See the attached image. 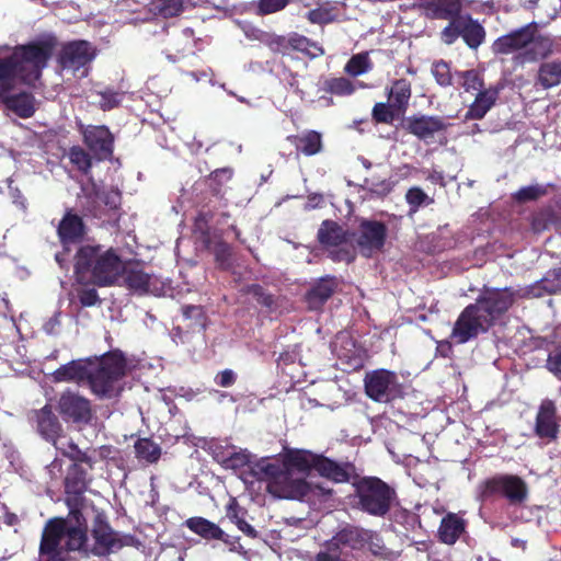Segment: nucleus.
I'll return each mask as SVG.
<instances>
[{"label":"nucleus","instance_id":"1","mask_svg":"<svg viewBox=\"0 0 561 561\" xmlns=\"http://www.w3.org/2000/svg\"><path fill=\"white\" fill-rule=\"evenodd\" d=\"M53 38L31 42L14 48L0 46V104L20 117H31L34 101L31 94L15 93L19 84H32L41 77L42 70L53 56Z\"/></svg>","mask_w":561,"mask_h":561},{"label":"nucleus","instance_id":"2","mask_svg":"<svg viewBox=\"0 0 561 561\" xmlns=\"http://www.w3.org/2000/svg\"><path fill=\"white\" fill-rule=\"evenodd\" d=\"M126 362L122 353L112 352L98 362L72 360L53 374L56 382L88 381L92 391L101 398H112L121 390L119 380L125 375Z\"/></svg>","mask_w":561,"mask_h":561},{"label":"nucleus","instance_id":"3","mask_svg":"<svg viewBox=\"0 0 561 561\" xmlns=\"http://www.w3.org/2000/svg\"><path fill=\"white\" fill-rule=\"evenodd\" d=\"M514 302L508 289L485 290L474 304L467 306L454 324L450 337L458 344L486 332Z\"/></svg>","mask_w":561,"mask_h":561},{"label":"nucleus","instance_id":"4","mask_svg":"<svg viewBox=\"0 0 561 561\" xmlns=\"http://www.w3.org/2000/svg\"><path fill=\"white\" fill-rule=\"evenodd\" d=\"M252 474L257 480L267 482V492L278 499L313 501L328 495L331 490L322 483L308 481L302 474L290 468H283L278 461L261 458L252 467Z\"/></svg>","mask_w":561,"mask_h":561},{"label":"nucleus","instance_id":"5","mask_svg":"<svg viewBox=\"0 0 561 561\" xmlns=\"http://www.w3.org/2000/svg\"><path fill=\"white\" fill-rule=\"evenodd\" d=\"M495 55H508L524 50L520 58L524 62H534L546 59L552 54L560 53L557 38L551 35L539 34L536 23H529L517 30L500 36L492 44Z\"/></svg>","mask_w":561,"mask_h":561},{"label":"nucleus","instance_id":"6","mask_svg":"<svg viewBox=\"0 0 561 561\" xmlns=\"http://www.w3.org/2000/svg\"><path fill=\"white\" fill-rule=\"evenodd\" d=\"M125 264L114 249L101 245H84L77 253L76 272L80 277L89 273L99 285H111L117 282Z\"/></svg>","mask_w":561,"mask_h":561},{"label":"nucleus","instance_id":"7","mask_svg":"<svg viewBox=\"0 0 561 561\" xmlns=\"http://www.w3.org/2000/svg\"><path fill=\"white\" fill-rule=\"evenodd\" d=\"M87 540L81 528L68 527L62 520H49L39 546V561H70L68 553L81 551Z\"/></svg>","mask_w":561,"mask_h":561},{"label":"nucleus","instance_id":"8","mask_svg":"<svg viewBox=\"0 0 561 561\" xmlns=\"http://www.w3.org/2000/svg\"><path fill=\"white\" fill-rule=\"evenodd\" d=\"M280 466L290 468V470L304 477L308 470L313 469L321 477L337 483L347 482L354 471V467L350 463H337L329 458L307 451L288 455L286 461Z\"/></svg>","mask_w":561,"mask_h":561},{"label":"nucleus","instance_id":"9","mask_svg":"<svg viewBox=\"0 0 561 561\" xmlns=\"http://www.w3.org/2000/svg\"><path fill=\"white\" fill-rule=\"evenodd\" d=\"M358 507L373 516L386 515L396 497V492L376 477H365L355 484Z\"/></svg>","mask_w":561,"mask_h":561},{"label":"nucleus","instance_id":"10","mask_svg":"<svg viewBox=\"0 0 561 561\" xmlns=\"http://www.w3.org/2000/svg\"><path fill=\"white\" fill-rule=\"evenodd\" d=\"M318 239L330 251L334 261H354L355 250L348 243L345 230L335 221L324 220L318 231Z\"/></svg>","mask_w":561,"mask_h":561},{"label":"nucleus","instance_id":"11","mask_svg":"<svg viewBox=\"0 0 561 561\" xmlns=\"http://www.w3.org/2000/svg\"><path fill=\"white\" fill-rule=\"evenodd\" d=\"M364 383L367 396L377 402H390L402 396V387L398 376L387 369L367 373Z\"/></svg>","mask_w":561,"mask_h":561},{"label":"nucleus","instance_id":"12","mask_svg":"<svg viewBox=\"0 0 561 561\" xmlns=\"http://www.w3.org/2000/svg\"><path fill=\"white\" fill-rule=\"evenodd\" d=\"M502 494L511 505H522L528 497L527 483L518 476L501 474L484 482L481 496Z\"/></svg>","mask_w":561,"mask_h":561},{"label":"nucleus","instance_id":"13","mask_svg":"<svg viewBox=\"0 0 561 561\" xmlns=\"http://www.w3.org/2000/svg\"><path fill=\"white\" fill-rule=\"evenodd\" d=\"M58 411L66 422H72L78 425H85L92 419L90 401L71 391L64 392L60 396Z\"/></svg>","mask_w":561,"mask_h":561},{"label":"nucleus","instance_id":"14","mask_svg":"<svg viewBox=\"0 0 561 561\" xmlns=\"http://www.w3.org/2000/svg\"><path fill=\"white\" fill-rule=\"evenodd\" d=\"M386 236L387 228L382 222L375 220L362 221L356 239L359 252L364 256L370 257L383 248Z\"/></svg>","mask_w":561,"mask_h":561},{"label":"nucleus","instance_id":"15","mask_svg":"<svg viewBox=\"0 0 561 561\" xmlns=\"http://www.w3.org/2000/svg\"><path fill=\"white\" fill-rule=\"evenodd\" d=\"M95 53L92 46L85 41L67 44L60 55V64L64 69L72 70L75 73L82 69L80 76H87L84 68L94 58Z\"/></svg>","mask_w":561,"mask_h":561},{"label":"nucleus","instance_id":"16","mask_svg":"<svg viewBox=\"0 0 561 561\" xmlns=\"http://www.w3.org/2000/svg\"><path fill=\"white\" fill-rule=\"evenodd\" d=\"M413 8L428 19L446 20L460 12L459 0H414Z\"/></svg>","mask_w":561,"mask_h":561},{"label":"nucleus","instance_id":"17","mask_svg":"<svg viewBox=\"0 0 561 561\" xmlns=\"http://www.w3.org/2000/svg\"><path fill=\"white\" fill-rule=\"evenodd\" d=\"M270 43L274 51L282 53L283 55L287 54L289 48L305 53L311 58L323 54V49L318 44L311 43L307 37L298 34H293L288 37L276 36Z\"/></svg>","mask_w":561,"mask_h":561},{"label":"nucleus","instance_id":"18","mask_svg":"<svg viewBox=\"0 0 561 561\" xmlns=\"http://www.w3.org/2000/svg\"><path fill=\"white\" fill-rule=\"evenodd\" d=\"M87 146L99 159H106L113 152V136L105 126H88L83 131Z\"/></svg>","mask_w":561,"mask_h":561},{"label":"nucleus","instance_id":"19","mask_svg":"<svg viewBox=\"0 0 561 561\" xmlns=\"http://www.w3.org/2000/svg\"><path fill=\"white\" fill-rule=\"evenodd\" d=\"M92 533L94 538L93 552L95 554L105 556L123 547L119 535L102 520H96Z\"/></svg>","mask_w":561,"mask_h":561},{"label":"nucleus","instance_id":"20","mask_svg":"<svg viewBox=\"0 0 561 561\" xmlns=\"http://www.w3.org/2000/svg\"><path fill=\"white\" fill-rule=\"evenodd\" d=\"M559 426L556 422V405L550 400H545L539 407L536 417L535 433L540 438L553 440L557 438Z\"/></svg>","mask_w":561,"mask_h":561},{"label":"nucleus","instance_id":"21","mask_svg":"<svg viewBox=\"0 0 561 561\" xmlns=\"http://www.w3.org/2000/svg\"><path fill=\"white\" fill-rule=\"evenodd\" d=\"M32 420L36 424V430L39 435L47 442L56 437L62 432V425L58 417L53 413L51 408L48 405L39 410L33 411Z\"/></svg>","mask_w":561,"mask_h":561},{"label":"nucleus","instance_id":"22","mask_svg":"<svg viewBox=\"0 0 561 561\" xmlns=\"http://www.w3.org/2000/svg\"><path fill=\"white\" fill-rule=\"evenodd\" d=\"M445 127L443 119L435 116L412 117L408 121V130L420 139L431 138Z\"/></svg>","mask_w":561,"mask_h":561},{"label":"nucleus","instance_id":"23","mask_svg":"<svg viewBox=\"0 0 561 561\" xmlns=\"http://www.w3.org/2000/svg\"><path fill=\"white\" fill-rule=\"evenodd\" d=\"M460 35L470 48L477 49L485 39V30L469 14H460Z\"/></svg>","mask_w":561,"mask_h":561},{"label":"nucleus","instance_id":"24","mask_svg":"<svg viewBox=\"0 0 561 561\" xmlns=\"http://www.w3.org/2000/svg\"><path fill=\"white\" fill-rule=\"evenodd\" d=\"M56 450L75 462L87 463L92 467V460L89 455L83 453L71 438L60 432L56 437L49 440Z\"/></svg>","mask_w":561,"mask_h":561},{"label":"nucleus","instance_id":"25","mask_svg":"<svg viewBox=\"0 0 561 561\" xmlns=\"http://www.w3.org/2000/svg\"><path fill=\"white\" fill-rule=\"evenodd\" d=\"M499 95V90L495 88L484 89L480 91L474 102L470 105L466 118L470 119H481L485 116V114L491 110L494 105Z\"/></svg>","mask_w":561,"mask_h":561},{"label":"nucleus","instance_id":"26","mask_svg":"<svg viewBox=\"0 0 561 561\" xmlns=\"http://www.w3.org/2000/svg\"><path fill=\"white\" fill-rule=\"evenodd\" d=\"M536 84L546 90L561 84V60L541 62L537 71Z\"/></svg>","mask_w":561,"mask_h":561},{"label":"nucleus","instance_id":"27","mask_svg":"<svg viewBox=\"0 0 561 561\" xmlns=\"http://www.w3.org/2000/svg\"><path fill=\"white\" fill-rule=\"evenodd\" d=\"M58 234L65 249L68 244L77 242L83 234V224L79 216L68 214L60 221Z\"/></svg>","mask_w":561,"mask_h":561},{"label":"nucleus","instance_id":"28","mask_svg":"<svg viewBox=\"0 0 561 561\" xmlns=\"http://www.w3.org/2000/svg\"><path fill=\"white\" fill-rule=\"evenodd\" d=\"M336 286L335 278L329 276L321 278L307 294L309 307L311 309L320 308L331 297Z\"/></svg>","mask_w":561,"mask_h":561},{"label":"nucleus","instance_id":"29","mask_svg":"<svg viewBox=\"0 0 561 561\" xmlns=\"http://www.w3.org/2000/svg\"><path fill=\"white\" fill-rule=\"evenodd\" d=\"M192 45L193 31L190 28L182 30L170 38L167 48V58L172 62L178 61L187 49L192 48Z\"/></svg>","mask_w":561,"mask_h":561},{"label":"nucleus","instance_id":"30","mask_svg":"<svg viewBox=\"0 0 561 561\" xmlns=\"http://www.w3.org/2000/svg\"><path fill=\"white\" fill-rule=\"evenodd\" d=\"M287 139L306 156L317 154L322 149L321 135L314 130H309L300 136H289Z\"/></svg>","mask_w":561,"mask_h":561},{"label":"nucleus","instance_id":"31","mask_svg":"<svg viewBox=\"0 0 561 561\" xmlns=\"http://www.w3.org/2000/svg\"><path fill=\"white\" fill-rule=\"evenodd\" d=\"M364 540V534L357 528H344L339 531L325 546L324 550L335 549L340 552L341 546L358 548Z\"/></svg>","mask_w":561,"mask_h":561},{"label":"nucleus","instance_id":"32","mask_svg":"<svg viewBox=\"0 0 561 561\" xmlns=\"http://www.w3.org/2000/svg\"><path fill=\"white\" fill-rule=\"evenodd\" d=\"M389 102L397 112L405 111V107L411 98V84L405 79L394 81L393 85L388 92Z\"/></svg>","mask_w":561,"mask_h":561},{"label":"nucleus","instance_id":"33","mask_svg":"<svg viewBox=\"0 0 561 561\" xmlns=\"http://www.w3.org/2000/svg\"><path fill=\"white\" fill-rule=\"evenodd\" d=\"M185 524L190 530L205 539L224 538V530L206 518L192 517L188 518Z\"/></svg>","mask_w":561,"mask_h":561},{"label":"nucleus","instance_id":"34","mask_svg":"<svg viewBox=\"0 0 561 561\" xmlns=\"http://www.w3.org/2000/svg\"><path fill=\"white\" fill-rule=\"evenodd\" d=\"M121 277L130 289L139 293H149L151 290V277L138 268L125 265V271H123Z\"/></svg>","mask_w":561,"mask_h":561},{"label":"nucleus","instance_id":"35","mask_svg":"<svg viewBox=\"0 0 561 561\" xmlns=\"http://www.w3.org/2000/svg\"><path fill=\"white\" fill-rule=\"evenodd\" d=\"M465 529L463 522L455 514L443 518L439 527V537L445 543H454Z\"/></svg>","mask_w":561,"mask_h":561},{"label":"nucleus","instance_id":"36","mask_svg":"<svg viewBox=\"0 0 561 561\" xmlns=\"http://www.w3.org/2000/svg\"><path fill=\"white\" fill-rule=\"evenodd\" d=\"M561 291V267L553 268L537 283L534 294L540 296L546 294H557Z\"/></svg>","mask_w":561,"mask_h":561},{"label":"nucleus","instance_id":"37","mask_svg":"<svg viewBox=\"0 0 561 561\" xmlns=\"http://www.w3.org/2000/svg\"><path fill=\"white\" fill-rule=\"evenodd\" d=\"M136 457L140 461L156 462L161 456V448L149 438H139L135 443Z\"/></svg>","mask_w":561,"mask_h":561},{"label":"nucleus","instance_id":"38","mask_svg":"<svg viewBox=\"0 0 561 561\" xmlns=\"http://www.w3.org/2000/svg\"><path fill=\"white\" fill-rule=\"evenodd\" d=\"M245 512L232 500L227 507V517L241 530L244 535L255 538L257 531L244 519Z\"/></svg>","mask_w":561,"mask_h":561},{"label":"nucleus","instance_id":"39","mask_svg":"<svg viewBox=\"0 0 561 561\" xmlns=\"http://www.w3.org/2000/svg\"><path fill=\"white\" fill-rule=\"evenodd\" d=\"M549 185L535 183L520 187L513 194V198L518 203H528L548 194Z\"/></svg>","mask_w":561,"mask_h":561},{"label":"nucleus","instance_id":"40","mask_svg":"<svg viewBox=\"0 0 561 561\" xmlns=\"http://www.w3.org/2000/svg\"><path fill=\"white\" fill-rule=\"evenodd\" d=\"M373 67L368 53L354 55L346 64L345 71L353 77L368 72Z\"/></svg>","mask_w":561,"mask_h":561},{"label":"nucleus","instance_id":"41","mask_svg":"<svg viewBox=\"0 0 561 561\" xmlns=\"http://www.w3.org/2000/svg\"><path fill=\"white\" fill-rule=\"evenodd\" d=\"M153 9L163 18L176 16L183 11V1L157 0L153 2Z\"/></svg>","mask_w":561,"mask_h":561},{"label":"nucleus","instance_id":"42","mask_svg":"<svg viewBox=\"0 0 561 561\" xmlns=\"http://www.w3.org/2000/svg\"><path fill=\"white\" fill-rule=\"evenodd\" d=\"M72 473H69L66 478V489L69 493L79 494L82 493L85 488V476L82 471L79 470L77 463L73 465Z\"/></svg>","mask_w":561,"mask_h":561},{"label":"nucleus","instance_id":"43","mask_svg":"<svg viewBox=\"0 0 561 561\" xmlns=\"http://www.w3.org/2000/svg\"><path fill=\"white\" fill-rule=\"evenodd\" d=\"M337 16L335 9L333 5L327 3L325 5L319 7L314 10H311L308 13V19L312 23L318 24H327L334 21Z\"/></svg>","mask_w":561,"mask_h":561},{"label":"nucleus","instance_id":"44","mask_svg":"<svg viewBox=\"0 0 561 561\" xmlns=\"http://www.w3.org/2000/svg\"><path fill=\"white\" fill-rule=\"evenodd\" d=\"M256 461L257 460H255V461L252 460V455L250 453H248L247 450H240V451L230 454L224 460V463L227 468L239 469L244 466H249L250 469L252 470V467Z\"/></svg>","mask_w":561,"mask_h":561},{"label":"nucleus","instance_id":"45","mask_svg":"<svg viewBox=\"0 0 561 561\" xmlns=\"http://www.w3.org/2000/svg\"><path fill=\"white\" fill-rule=\"evenodd\" d=\"M449 24L440 33L442 41L451 45L460 35V14L449 18Z\"/></svg>","mask_w":561,"mask_h":561},{"label":"nucleus","instance_id":"46","mask_svg":"<svg viewBox=\"0 0 561 561\" xmlns=\"http://www.w3.org/2000/svg\"><path fill=\"white\" fill-rule=\"evenodd\" d=\"M290 0H259L255 5V12L257 15L273 14L282 11Z\"/></svg>","mask_w":561,"mask_h":561},{"label":"nucleus","instance_id":"47","mask_svg":"<svg viewBox=\"0 0 561 561\" xmlns=\"http://www.w3.org/2000/svg\"><path fill=\"white\" fill-rule=\"evenodd\" d=\"M462 79V87L467 92L483 91V80L480 73L476 70H468L460 73Z\"/></svg>","mask_w":561,"mask_h":561},{"label":"nucleus","instance_id":"48","mask_svg":"<svg viewBox=\"0 0 561 561\" xmlns=\"http://www.w3.org/2000/svg\"><path fill=\"white\" fill-rule=\"evenodd\" d=\"M69 159L80 171L88 172L91 167L90 156L79 147H73L69 151Z\"/></svg>","mask_w":561,"mask_h":561},{"label":"nucleus","instance_id":"49","mask_svg":"<svg viewBox=\"0 0 561 561\" xmlns=\"http://www.w3.org/2000/svg\"><path fill=\"white\" fill-rule=\"evenodd\" d=\"M405 198L412 211H416L422 205L432 203V199L420 187L410 188Z\"/></svg>","mask_w":561,"mask_h":561},{"label":"nucleus","instance_id":"50","mask_svg":"<svg viewBox=\"0 0 561 561\" xmlns=\"http://www.w3.org/2000/svg\"><path fill=\"white\" fill-rule=\"evenodd\" d=\"M328 90L337 95H350L355 91L353 83L346 78H335L328 81Z\"/></svg>","mask_w":561,"mask_h":561},{"label":"nucleus","instance_id":"51","mask_svg":"<svg viewBox=\"0 0 561 561\" xmlns=\"http://www.w3.org/2000/svg\"><path fill=\"white\" fill-rule=\"evenodd\" d=\"M432 73L439 85L447 87L451 84L449 66L445 61L440 60L435 62L432 68Z\"/></svg>","mask_w":561,"mask_h":561},{"label":"nucleus","instance_id":"52","mask_svg":"<svg viewBox=\"0 0 561 561\" xmlns=\"http://www.w3.org/2000/svg\"><path fill=\"white\" fill-rule=\"evenodd\" d=\"M393 110L391 103H377L373 108V117L379 123H391L394 118Z\"/></svg>","mask_w":561,"mask_h":561},{"label":"nucleus","instance_id":"53","mask_svg":"<svg viewBox=\"0 0 561 561\" xmlns=\"http://www.w3.org/2000/svg\"><path fill=\"white\" fill-rule=\"evenodd\" d=\"M99 105L102 110L107 111L112 110L115 106H117L121 102L122 95L117 92H113L110 90H106L104 92H99Z\"/></svg>","mask_w":561,"mask_h":561},{"label":"nucleus","instance_id":"54","mask_svg":"<svg viewBox=\"0 0 561 561\" xmlns=\"http://www.w3.org/2000/svg\"><path fill=\"white\" fill-rule=\"evenodd\" d=\"M244 33L248 38L263 42L271 48H272V44L270 43V41H272V38H275L277 36V35H273V34H267V33H265L256 27H252V26L244 28Z\"/></svg>","mask_w":561,"mask_h":561},{"label":"nucleus","instance_id":"55","mask_svg":"<svg viewBox=\"0 0 561 561\" xmlns=\"http://www.w3.org/2000/svg\"><path fill=\"white\" fill-rule=\"evenodd\" d=\"M547 367L551 373L561 379V347L556 348L549 354Z\"/></svg>","mask_w":561,"mask_h":561},{"label":"nucleus","instance_id":"56","mask_svg":"<svg viewBox=\"0 0 561 561\" xmlns=\"http://www.w3.org/2000/svg\"><path fill=\"white\" fill-rule=\"evenodd\" d=\"M236 373L231 369H225L218 373L215 377V382L220 387H230L236 381Z\"/></svg>","mask_w":561,"mask_h":561},{"label":"nucleus","instance_id":"57","mask_svg":"<svg viewBox=\"0 0 561 561\" xmlns=\"http://www.w3.org/2000/svg\"><path fill=\"white\" fill-rule=\"evenodd\" d=\"M313 561H345L335 549L319 551Z\"/></svg>","mask_w":561,"mask_h":561},{"label":"nucleus","instance_id":"58","mask_svg":"<svg viewBox=\"0 0 561 561\" xmlns=\"http://www.w3.org/2000/svg\"><path fill=\"white\" fill-rule=\"evenodd\" d=\"M80 302L83 305V306H94L98 300H99V297H98V294L94 289H87V290H83L80 296Z\"/></svg>","mask_w":561,"mask_h":561},{"label":"nucleus","instance_id":"59","mask_svg":"<svg viewBox=\"0 0 561 561\" xmlns=\"http://www.w3.org/2000/svg\"><path fill=\"white\" fill-rule=\"evenodd\" d=\"M367 185H369L370 190L377 194H387L391 191V185L386 180H383L379 183H375L373 181L371 182L367 181Z\"/></svg>","mask_w":561,"mask_h":561},{"label":"nucleus","instance_id":"60","mask_svg":"<svg viewBox=\"0 0 561 561\" xmlns=\"http://www.w3.org/2000/svg\"><path fill=\"white\" fill-rule=\"evenodd\" d=\"M231 176L232 170L229 168L219 169L211 173V178L219 183L230 180Z\"/></svg>","mask_w":561,"mask_h":561},{"label":"nucleus","instance_id":"61","mask_svg":"<svg viewBox=\"0 0 561 561\" xmlns=\"http://www.w3.org/2000/svg\"><path fill=\"white\" fill-rule=\"evenodd\" d=\"M323 203V195L313 193L308 196V201L305 205V209L310 210L319 207Z\"/></svg>","mask_w":561,"mask_h":561},{"label":"nucleus","instance_id":"62","mask_svg":"<svg viewBox=\"0 0 561 561\" xmlns=\"http://www.w3.org/2000/svg\"><path fill=\"white\" fill-rule=\"evenodd\" d=\"M218 540L224 541L227 546H229L230 551L241 552L243 547L239 543L238 539L230 537L229 535L224 533V538H217Z\"/></svg>","mask_w":561,"mask_h":561},{"label":"nucleus","instance_id":"63","mask_svg":"<svg viewBox=\"0 0 561 561\" xmlns=\"http://www.w3.org/2000/svg\"><path fill=\"white\" fill-rule=\"evenodd\" d=\"M183 314L186 318H197L203 314V310L199 306H185L183 308Z\"/></svg>","mask_w":561,"mask_h":561},{"label":"nucleus","instance_id":"64","mask_svg":"<svg viewBox=\"0 0 561 561\" xmlns=\"http://www.w3.org/2000/svg\"><path fill=\"white\" fill-rule=\"evenodd\" d=\"M47 471L51 478H58L61 476V463L58 459L51 461V463L47 467Z\"/></svg>","mask_w":561,"mask_h":561}]
</instances>
